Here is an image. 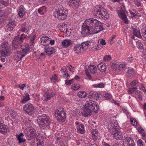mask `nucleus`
Here are the masks:
<instances>
[{
	"label": "nucleus",
	"mask_w": 146,
	"mask_h": 146,
	"mask_svg": "<svg viewBox=\"0 0 146 146\" xmlns=\"http://www.w3.org/2000/svg\"><path fill=\"white\" fill-rule=\"evenodd\" d=\"M104 29L101 23L95 19L85 20L82 26L81 34L83 36L98 33Z\"/></svg>",
	"instance_id": "nucleus-1"
},
{
	"label": "nucleus",
	"mask_w": 146,
	"mask_h": 146,
	"mask_svg": "<svg viewBox=\"0 0 146 146\" xmlns=\"http://www.w3.org/2000/svg\"><path fill=\"white\" fill-rule=\"evenodd\" d=\"M99 109V106L96 102L89 100L86 102L84 106L82 114L84 117L91 115L92 112L97 113Z\"/></svg>",
	"instance_id": "nucleus-2"
},
{
	"label": "nucleus",
	"mask_w": 146,
	"mask_h": 146,
	"mask_svg": "<svg viewBox=\"0 0 146 146\" xmlns=\"http://www.w3.org/2000/svg\"><path fill=\"white\" fill-rule=\"evenodd\" d=\"M37 120L41 128L44 129L48 127L50 125V118L46 114H43L41 115H39L37 117Z\"/></svg>",
	"instance_id": "nucleus-3"
},
{
	"label": "nucleus",
	"mask_w": 146,
	"mask_h": 146,
	"mask_svg": "<svg viewBox=\"0 0 146 146\" xmlns=\"http://www.w3.org/2000/svg\"><path fill=\"white\" fill-rule=\"evenodd\" d=\"M109 130L113 137L118 140H121L123 137L121 132L118 130V125H115V123H110L108 126Z\"/></svg>",
	"instance_id": "nucleus-4"
},
{
	"label": "nucleus",
	"mask_w": 146,
	"mask_h": 146,
	"mask_svg": "<svg viewBox=\"0 0 146 146\" xmlns=\"http://www.w3.org/2000/svg\"><path fill=\"white\" fill-rule=\"evenodd\" d=\"M95 8L93 13L95 16L104 19H108L109 18V14L106 10L103 7L96 5Z\"/></svg>",
	"instance_id": "nucleus-5"
},
{
	"label": "nucleus",
	"mask_w": 146,
	"mask_h": 146,
	"mask_svg": "<svg viewBox=\"0 0 146 146\" xmlns=\"http://www.w3.org/2000/svg\"><path fill=\"white\" fill-rule=\"evenodd\" d=\"M11 47L8 42H4L0 46V55L2 57H6L10 55L11 53Z\"/></svg>",
	"instance_id": "nucleus-6"
},
{
	"label": "nucleus",
	"mask_w": 146,
	"mask_h": 146,
	"mask_svg": "<svg viewBox=\"0 0 146 146\" xmlns=\"http://www.w3.org/2000/svg\"><path fill=\"white\" fill-rule=\"evenodd\" d=\"M68 13V11L62 7V5L59 6L58 10L54 15L55 17L59 20H62L66 19Z\"/></svg>",
	"instance_id": "nucleus-7"
},
{
	"label": "nucleus",
	"mask_w": 146,
	"mask_h": 146,
	"mask_svg": "<svg viewBox=\"0 0 146 146\" xmlns=\"http://www.w3.org/2000/svg\"><path fill=\"white\" fill-rule=\"evenodd\" d=\"M54 115L57 120L62 122L65 121L66 117V113L63 108H60L55 110Z\"/></svg>",
	"instance_id": "nucleus-8"
},
{
	"label": "nucleus",
	"mask_w": 146,
	"mask_h": 146,
	"mask_svg": "<svg viewBox=\"0 0 146 146\" xmlns=\"http://www.w3.org/2000/svg\"><path fill=\"white\" fill-rule=\"evenodd\" d=\"M24 48H22V51L17 53V55L16 56L17 60H21L28 53L30 52V49L29 45L28 44L25 45L24 46Z\"/></svg>",
	"instance_id": "nucleus-9"
},
{
	"label": "nucleus",
	"mask_w": 146,
	"mask_h": 146,
	"mask_svg": "<svg viewBox=\"0 0 146 146\" xmlns=\"http://www.w3.org/2000/svg\"><path fill=\"white\" fill-rule=\"evenodd\" d=\"M23 110L25 112L28 114H31L33 112L35 108L31 104L28 103L24 106Z\"/></svg>",
	"instance_id": "nucleus-10"
},
{
	"label": "nucleus",
	"mask_w": 146,
	"mask_h": 146,
	"mask_svg": "<svg viewBox=\"0 0 146 146\" xmlns=\"http://www.w3.org/2000/svg\"><path fill=\"white\" fill-rule=\"evenodd\" d=\"M117 13L119 17L122 19L124 22L126 24H127L128 19L125 11L122 8H120L119 10H117Z\"/></svg>",
	"instance_id": "nucleus-11"
},
{
	"label": "nucleus",
	"mask_w": 146,
	"mask_h": 146,
	"mask_svg": "<svg viewBox=\"0 0 146 146\" xmlns=\"http://www.w3.org/2000/svg\"><path fill=\"white\" fill-rule=\"evenodd\" d=\"M27 36L24 34H22L21 36L17 35L14 38L13 41L14 42L18 43L20 44L26 39L27 38Z\"/></svg>",
	"instance_id": "nucleus-12"
},
{
	"label": "nucleus",
	"mask_w": 146,
	"mask_h": 146,
	"mask_svg": "<svg viewBox=\"0 0 146 146\" xmlns=\"http://www.w3.org/2000/svg\"><path fill=\"white\" fill-rule=\"evenodd\" d=\"M89 98H94L96 100H99L101 97V95L98 94L95 91H91L89 93Z\"/></svg>",
	"instance_id": "nucleus-13"
},
{
	"label": "nucleus",
	"mask_w": 146,
	"mask_h": 146,
	"mask_svg": "<svg viewBox=\"0 0 146 146\" xmlns=\"http://www.w3.org/2000/svg\"><path fill=\"white\" fill-rule=\"evenodd\" d=\"M50 38L47 36H43L40 38L41 44L44 46H47L50 44Z\"/></svg>",
	"instance_id": "nucleus-14"
},
{
	"label": "nucleus",
	"mask_w": 146,
	"mask_h": 146,
	"mask_svg": "<svg viewBox=\"0 0 146 146\" xmlns=\"http://www.w3.org/2000/svg\"><path fill=\"white\" fill-rule=\"evenodd\" d=\"M44 52H45L46 55L48 56L54 54L56 51L54 48L52 47H46L44 48Z\"/></svg>",
	"instance_id": "nucleus-15"
},
{
	"label": "nucleus",
	"mask_w": 146,
	"mask_h": 146,
	"mask_svg": "<svg viewBox=\"0 0 146 146\" xmlns=\"http://www.w3.org/2000/svg\"><path fill=\"white\" fill-rule=\"evenodd\" d=\"M8 127L3 123H0V133L5 134L7 133Z\"/></svg>",
	"instance_id": "nucleus-16"
},
{
	"label": "nucleus",
	"mask_w": 146,
	"mask_h": 146,
	"mask_svg": "<svg viewBox=\"0 0 146 146\" xmlns=\"http://www.w3.org/2000/svg\"><path fill=\"white\" fill-rule=\"evenodd\" d=\"M53 93H49L48 91V92L45 93L43 96V98L44 101H47L50 100L51 98H52L54 95Z\"/></svg>",
	"instance_id": "nucleus-17"
},
{
	"label": "nucleus",
	"mask_w": 146,
	"mask_h": 146,
	"mask_svg": "<svg viewBox=\"0 0 146 146\" xmlns=\"http://www.w3.org/2000/svg\"><path fill=\"white\" fill-rule=\"evenodd\" d=\"M79 1L77 0H70L68 3L69 6L72 7H75L78 6Z\"/></svg>",
	"instance_id": "nucleus-18"
},
{
	"label": "nucleus",
	"mask_w": 146,
	"mask_h": 146,
	"mask_svg": "<svg viewBox=\"0 0 146 146\" xmlns=\"http://www.w3.org/2000/svg\"><path fill=\"white\" fill-rule=\"evenodd\" d=\"M72 41L70 39H65L62 41V45L64 48H67L71 44Z\"/></svg>",
	"instance_id": "nucleus-19"
},
{
	"label": "nucleus",
	"mask_w": 146,
	"mask_h": 146,
	"mask_svg": "<svg viewBox=\"0 0 146 146\" xmlns=\"http://www.w3.org/2000/svg\"><path fill=\"white\" fill-rule=\"evenodd\" d=\"M18 15L20 17H23L25 13V9L23 5H21L19 8Z\"/></svg>",
	"instance_id": "nucleus-20"
},
{
	"label": "nucleus",
	"mask_w": 146,
	"mask_h": 146,
	"mask_svg": "<svg viewBox=\"0 0 146 146\" xmlns=\"http://www.w3.org/2000/svg\"><path fill=\"white\" fill-rule=\"evenodd\" d=\"M15 26V22L12 20H10L7 25V27L8 30L11 31L13 30Z\"/></svg>",
	"instance_id": "nucleus-21"
},
{
	"label": "nucleus",
	"mask_w": 146,
	"mask_h": 146,
	"mask_svg": "<svg viewBox=\"0 0 146 146\" xmlns=\"http://www.w3.org/2000/svg\"><path fill=\"white\" fill-rule=\"evenodd\" d=\"M98 69L102 72H104L106 70V65L103 63H101L97 65Z\"/></svg>",
	"instance_id": "nucleus-22"
},
{
	"label": "nucleus",
	"mask_w": 146,
	"mask_h": 146,
	"mask_svg": "<svg viewBox=\"0 0 146 146\" xmlns=\"http://www.w3.org/2000/svg\"><path fill=\"white\" fill-rule=\"evenodd\" d=\"M13 50L17 51V53H19V50L21 47V45L18 43L14 42L13 41L12 43Z\"/></svg>",
	"instance_id": "nucleus-23"
},
{
	"label": "nucleus",
	"mask_w": 146,
	"mask_h": 146,
	"mask_svg": "<svg viewBox=\"0 0 146 146\" xmlns=\"http://www.w3.org/2000/svg\"><path fill=\"white\" fill-rule=\"evenodd\" d=\"M74 50L75 53L77 54L84 52L82 49L80 45H77L75 46Z\"/></svg>",
	"instance_id": "nucleus-24"
},
{
	"label": "nucleus",
	"mask_w": 146,
	"mask_h": 146,
	"mask_svg": "<svg viewBox=\"0 0 146 146\" xmlns=\"http://www.w3.org/2000/svg\"><path fill=\"white\" fill-rule=\"evenodd\" d=\"M84 126L83 124H81L77 126V129L78 132L81 134H83L85 132Z\"/></svg>",
	"instance_id": "nucleus-25"
},
{
	"label": "nucleus",
	"mask_w": 146,
	"mask_h": 146,
	"mask_svg": "<svg viewBox=\"0 0 146 146\" xmlns=\"http://www.w3.org/2000/svg\"><path fill=\"white\" fill-rule=\"evenodd\" d=\"M98 130L95 129L92 132V139L94 140L95 141L99 137Z\"/></svg>",
	"instance_id": "nucleus-26"
},
{
	"label": "nucleus",
	"mask_w": 146,
	"mask_h": 146,
	"mask_svg": "<svg viewBox=\"0 0 146 146\" xmlns=\"http://www.w3.org/2000/svg\"><path fill=\"white\" fill-rule=\"evenodd\" d=\"M89 44V42H82L81 45H80L82 49L84 52L88 48Z\"/></svg>",
	"instance_id": "nucleus-27"
},
{
	"label": "nucleus",
	"mask_w": 146,
	"mask_h": 146,
	"mask_svg": "<svg viewBox=\"0 0 146 146\" xmlns=\"http://www.w3.org/2000/svg\"><path fill=\"white\" fill-rule=\"evenodd\" d=\"M30 99V98L29 95L28 94H26L25 96H23V99L21 100L20 102L21 104H24L29 100Z\"/></svg>",
	"instance_id": "nucleus-28"
},
{
	"label": "nucleus",
	"mask_w": 146,
	"mask_h": 146,
	"mask_svg": "<svg viewBox=\"0 0 146 146\" xmlns=\"http://www.w3.org/2000/svg\"><path fill=\"white\" fill-rule=\"evenodd\" d=\"M89 70L90 72L92 74L95 73L97 70L96 66L93 65H90L88 66Z\"/></svg>",
	"instance_id": "nucleus-29"
},
{
	"label": "nucleus",
	"mask_w": 146,
	"mask_h": 146,
	"mask_svg": "<svg viewBox=\"0 0 146 146\" xmlns=\"http://www.w3.org/2000/svg\"><path fill=\"white\" fill-rule=\"evenodd\" d=\"M87 96V94L84 91H79L78 94V96L80 98H84Z\"/></svg>",
	"instance_id": "nucleus-30"
},
{
	"label": "nucleus",
	"mask_w": 146,
	"mask_h": 146,
	"mask_svg": "<svg viewBox=\"0 0 146 146\" xmlns=\"http://www.w3.org/2000/svg\"><path fill=\"white\" fill-rule=\"evenodd\" d=\"M132 29L133 31V35L137 37L141 36L140 31L139 30L135 28H132Z\"/></svg>",
	"instance_id": "nucleus-31"
},
{
	"label": "nucleus",
	"mask_w": 146,
	"mask_h": 146,
	"mask_svg": "<svg viewBox=\"0 0 146 146\" xmlns=\"http://www.w3.org/2000/svg\"><path fill=\"white\" fill-rule=\"evenodd\" d=\"M28 27L27 26V23L25 22L22 24V28L20 31L26 33L28 31Z\"/></svg>",
	"instance_id": "nucleus-32"
},
{
	"label": "nucleus",
	"mask_w": 146,
	"mask_h": 146,
	"mask_svg": "<svg viewBox=\"0 0 146 146\" xmlns=\"http://www.w3.org/2000/svg\"><path fill=\"white\" fill-rule=\"evenodd\" d=\"M36 36L34 35L32 37L30 36L29 37H28V39L30 40V42L29 43V45L30 46H32L34 43V41L35 38Z\"/></svg>",
	"instance_id": "nucleus-33"
},
{
	"label": "nucleus",
	"mask_w": 146,
	"mask_h": 146,
	"mask_svg": "<svg viewBox=\"0 0 146 146\" xmlns=\"http://www.w3.org/2000/svg\"><path fill=\"white\" fill-rule=\"evenodd\" d=\"M134 73V70L132 68H131L129 69L126 73L127 75L129 77H131V75H133Z\"/></svg>",
	"instance_id": "nucleus-34"
},
{
	"label": "nucleus",
	"mask_w": 146,
	"mask_h": 146,
	"mask_svg": "<svg viewBox=\"0 0 146 146\" xmlns=\"http://www.w3.org/2000/svg\"><path fill=\"white\" fill-rule=\"evenodd\" d=\"M30 136H29L28 138V140H31L33 138H36V140L38 139L37 137H38V135L35 133V131L32 134H31Z\"/></svg>",
	"instance_id": "nucleus-35"
},
{
	"label": "nucleus",
	"mask_w": 146,
	"mask_h": 146,
	"mask_svg": "<svg viewBox=\"0 0 146 146\" xmlns=\"http://www.w3.org/2000/svg\"><path fill=\"white\" fill-rule=\"evenodd\" d=\"M46 8L44 6L40 7L38 9V13L41 15H42L44 14Z\"/></svg>",
	"instance_id": "nucleus-36"
},
{
	"label": "nucleus",
	"mask_w": 146,
	"mask_h": 146,
	"mask_svg": "<svg viewBox=\"0 0 146 146\" xmlns=\"http://www.w3.org/2000/svg\"><path fill=\"white\" fill-rule=\"evenodd\" d=\"M111 64L112 68L114 70H116V68L117 66L116 64V62L114 60H112L111 61Z\"/></svg>",
	"instance_id": "nucleus-37"
},
{
	"label": "nucleus",
	"mask_w": 146,
	"mask_h": 146,
	"mask_svg": "<svg viewBox=\"0 0 146 146\" xmlns=\"http://www.w3.org/2000/svg\"><path fill=\"white\" fill-rule=\"evenodd\" d=\"M71 29H64V30L63 31L64 33L66 34V36H69L71 33Z\"/></svg>",
	"instance_id": "nucleus-38"
},
{
	"label": "nucleus",
	"mask_w": 146,
	"mask_h": 146,
	"mask_svg": "<svg viewBox=\"0 0 146 146\" xmlns=\"http://www.w3.org/2000/svg\"><path fill=\"white\" fill-rule=\"evenodd\" d=\"M92 86L94 88H102L104 87V84L102 83H101L98 84H93L92 85Z\"/></svg>",
	"instance_id": "nucleus-39"
},
{
	"label": "nucleus",
	"mask_w": 146,
	"mask_h": 146,
	"mask_svg": "<svg viewBox=\"0 0 146 146\" xmlns=\"http://www.w3.org/2000/svg\"><path fill=\"white\" fill-rule=\"evenodd\" d=\"M130 122L131 124L135 126L137 125V122L136 119L132 117L131 118Z\"/></svg>",
	"instance_id": "nucleus-40"
},
{
	"label": "nucleus",
	"mask_w": 146,
	"mask_h": 146,
	"mask_svg": "<svg viewBox=\"0 0 146 146\" xmlns=\"http://www.w3.org/2000/svg\"><path fill=\"white\" fill-rule=\"evenodd\" d=\"M111 58L110 55H106L103 58V60L105 61H108L110 60Z\"/></svg>",
	"instance_id": "nucleus-41"
},
{
	"label": "nucleus",
	"mask_w": 146,
	"mask_h": 146,
	"mask_svg": "<svg viewBox=\"0 0 146 146\" xmlns=\"http://www.w3.org/2000/svg\"><path fill=\"white\" fill-rule=\"evenodd\" d=\"M137 45L138 48L139 49H142L143 48V44L140 41H138L137 42Z\"/></svg>",
	"instance_id": "nucleus-42"
},
{
	"label": "nucleus",
	"mask_w": 146,
	"mask_h": 146,
	"mask_svg": "<svg viewBox=\"0 0 146 146\" xmlns=\"http://www.w3.org/2000/svg\"><path fill=\"white\" fill-rule=\"evenodd\" d=\"M57 77L56 74H54L52 77L50 78L52 82H55L57 80Z\"/></svg>",
	"instance_id": "nucleus-43"
},
{
	"label": "nucleus",
	"mask_w": 146,
	"mask_h": 146,
	"mask_svg": "<svg viewBox=\"0 0 146 146\" xmlns=\"http://www.w3.org/2000/svg\"><path fill=\"white\" fill-rule=\"evenodd\" d=\"M138 83V80H133L130 83V85L132 87L135 86Z\"/></svg>",
	"instance_id": "nucleus-44"
},
{
	"label": "nucleus",
	"mask_w": 146,
	"mask_h": 146,
	"mask_svg": "<svg viewBox=\"0 0 146 146\" xmlns=\"http://www.w3.org/2000/svg\"><path fill=\"white\" fill-rule=\"evenodd\" d=\"M17 140L19 141V143H23L26 141V139L23 138H20L19 137H17Z\"/></svg>",
	"instance_id": "nucleus-45"
},
{
	"label": "nucleus",
	"mask_w": 146,
	"mask_h": 146,
	"mask_svg": "<svg viewBox=\"0 0 146 146\" xmlns=\"http://www.w3.org/2000/svg\"><path fill=\"white\" fill-rule=\"evenodd\" d=\"M80 87V85L79 84H74L73 87V89L74 90H77Z\"/></svg>",
	"instance_id": "nucleus-46"
},
{
	"label": "nucleus",
	"mask_w": 146,
	"mask_h": 146,
	"mask_svg": "<svg viewBox=\"0 0 146 146\" xmlns=\"http://www.w3.org/2000/svg\"><path fill=\"white\" fill-rule=\"evenodd\" d=\"M28 130L29 134H32L35 131V129L31 127H29Z\"/></svg>",
	"instance_id": "nucleus-47"
},
{
	"label": "nucleus",
	"mask_w": 146,
	"mask_h": 146,
	"mask_svg": "<svg viewBox=\"0 0 146 146\" xmlns=\"http://www.w3.org/2000/svg\"><path fill=\"white\" fill-rule=\"evenodd\" d=\"M104 97L107 100H110L111 98V95L108 93L106 94L104 96Z\"/></svg>",
	"instance_id": "nucleus-48"
},
{
	"label": "nucleus",
	"mask_w": 146,
	"mask_h": 146,
	"mask_svg": "<svg viewBox=\"0 0 146 146\" xmlns=\"http://www.w3.org/2000/svg\"><path fill=\"white\" fill-rule=\"evenodd\" d=\"M134 145V143L133 139L131 140V141H129L127 143L128 146H135Z\"/></svg>",
	"instance_id": "nucleus-49"
},
{
	"label": "nucleus",
	"mask_w": 146,
	"mask_h": 146,
	"mask_svg": "<svg viewBox=\"0 0 146 146\" xmlns=\"http://www.w3.org/2000/svg\"><path fill=\"white\" fill-rule=\"evenodd\" d=\"M73 80H74L73 79H72L70 80H66L65 81V84L67 85H70L72 83H73Z\"/></svg>",
	"instance_id": "nucleus-50"
},
{
	"label": "nucleus",
	"mask_w": 146,
	"mask_h": 146,
	"mask_svg": "<svg viewBox=\"0 0 146 146\" xmlns=\"http://www.w3.org/2000/svg\"><path fill=\"white\" fill-rule=\"evenodd\" d=\"M135 4L136 5L137 7H139L141 5V1L139 0H135L134 1Z\"/></svg>",
	"instance_id": "nucleus-51"
},
{
	"label": "nucleus",
	"mask_w": 146,
	"mask_h": 146,
	"mask_svg": "<svg viewBox=\"0 0 146 146\" xmlns=\"http://www.w3.org/2000/svg\"><path fill=\"white\" fill-rule=\"evenodd\" d=\"M122 109L123 112L125 113L127 115H128L129 113L127 109L125 107H123Z\"/></svg>",
	"instance_id": "nucleus-52"
},
{
	"label": "nucleus",
	"mask_w": 146,
	"mask_h": 146,
	"mask_svg": "<svg viewBox=\"0 0 146 146\" xmlns=\"http://www.w3.org/2000/svg\"><path fill=\"white\" fill-rule=\"evenodd\" d=\"M8 3L6 1H0V5L2 4L3 7H5L7 6Z\"/></svg>",
	"instance_id": "nucleus-53"
},
{
	"label": "nucleus",
	"mask_w": 146,
	"mask_h": 146,
	"mask_svg": "<svg viewBox=\"0 0 146 146\" xmlns=\"http://www.w3.org/2000/svg\"><path fill=\"white\" fill-rule=\"evenodd\" d=\"M137 143L138 146H143V142L141 139H139L137 142Z\"/></svg>",
	"instance_id": "nucleus-54"
},
{
	"label": "nucleus",
	"mask_w": 146,
	"mask_h": 146,
	"mask_svg": "<svg viewBox=\"0 0 146 146\" xmlns=\"http://www.w3.org/2000/svg\"><path fill=\"white\" fill-rule=\"evenodd\" d=\"M24 133L25 136L26 137L27 139H28V138L29 136H30V134H29V133L28 130H26L24 131Z\"/></svg>",
	"instance_id": "nucleus-55"
},
{
	"label": "nucleus",
	"mask_w": 146,
	"mask_h": 146,
	"mask_svg": "<svg viewBox=\"0 0 146 146\" xmlns=\"http://www.w3.org/2000/svg\"><path fill=\"white\" fill-rule=\"evenodd\" d=\"M61 70H62L64 72V76H66V73L67 72V70L66 68L64 67L62 68L61 69Z\"/></svg>",
	"instance_id": "nucleus-56"
},
{
	"label": "nucleus",
	"mask_w": 146,
	"mask_h": 146,
	"mask_svg": "<svg viewBox=\"0 0 146 146\" xmlns=\"http://www.w3.org/2000/svg\"><path fill=\"white\" fill-rule=\"evenodd\" d=\"M141 34L142 36H144L145 37L146 36V28L142 30Z\"/></svg>",
	"instance_id": "nucleus-57"
},
{
	"label": "nucleus",
	"mask_w": 146,
	"mask_h": 146,
	"mask_svg": "<svg viewBox=\"0 0 146 146\" xmlns=\"http://www.w3.org/2000/svg\"><path fill=\"white\" fill-rule=\"evenodd\" d=\"M100 43L103 46L105 45L106 44L105 40L103 39L100 40Z\"/></svg>",
	"instance_id": "nucleus-58"
},
{
	"label": "nucleus",
	"mask_w": 146,
	"mask_h": 146,
	"mask_svg": "<svg viewBox=\"0 0 146 146\" xmlns=\"http://www.w3.org/2000/svg\"><path fill=\"white\" fill-rule=\"evenodd\" d=\"M133 60V57H128L127 58V61L129 63H130Z\"/></svg>",
	"instance_id": "nucleus-59"
},
{
	"label": "nucleus",
	"mask_w": 146,
	"mask_h": 146,
	"mask_svg": "<svg viewBox=\"0 0 146 146\" xmlns=\"http://www.w3.org/2000/svg\"><path fill=\"white\" fill-rule=\"evenodd\" d=\"M85 73L86 75L88 77V78H89V79H91L92 78V77L90 75V74L88 72V70H85Z\"/></svg>",
	"instance_id": "nucleus-60"
},
{
	"label": "nucleus",
	"mask_w": 146,
	"mask_h": 146,
	"mask_svg": "<svg viewBox=\"0 0 146 146\" xmlns=\"http://www.w3.org/2000/svg\"><path fill=\"white\" fill-rule=\"evenodd\" d=\"M67 67L68 68L69 70H70V71L72 72H74V68L71 65H70V66H68Z\"/></svg>",
	"instance_id": "nucleus-61"
},
{
	"label": "nucleus",
	"mask_w": 146,
	"mask_h": 146,
	"mask_svg": "<svg viewBox=\"0 0 146 146\" xmlns=\"http://www.w3.org/2000/svg\"><path fill=\"white\" fill-rule=\"evenodd\" d=\"M102 48V46L100 44H99L97 45L96 47L95 48L96 50H100Z\"/></svg>",
	"instance_id": "nucleus-62"
},
{
	"label": "nucleus",
	"mask_w": 146,
	"mask_h": 146,
	"mask_svg": "<svg viewBox=\"0 0 146 146\" xmlns=\"http://www.w3.org/2000/svg\"><path fill=\"white\" fill-rule=\"evenodd\" d=\"M18 86H19L20 88L22 90H23L24 88L25 87V84H23L21 85H17Z\"/></svg>",
	"instance_id": "nucleus-63"
},
{
	"label": "nucleus",
	"mask_w": 146,
	"mask_h": 146,
	"mask_svg": "<svg viewBox=\"0 0 146 146\" xmlns=\"http://www.w3.org/2000/svg\"><path fill=\"white\" fill-rule=\"evenodd\" d=\"M40 140L37 139L36 140V146H42L41 143L40 142Z\"/></svg>",
	"instance_id": "nucleus-64"
}]
</instances>
